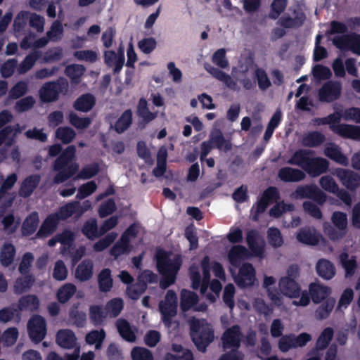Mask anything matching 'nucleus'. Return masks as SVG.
<instances>
[{"label": "nucleus", "instance_id": "nucleus-20", "mask_svg": "<svg viewBox=\"0 0 360 360\" xmlns=\"http://www.w3.org/2000/svg\"><path fill=\"white\" fill-rule=\"evenodd\" d=\"M41 176L39 174L27 176L21 183L18 190L19 195L25 198L30 197L39 186Z\"/></svg>", "mask_w": 360, "mask_h": 360}, {"label": "nucleus", "instance_id": "nucleus-57", "mask_svg": "<svg viewBox=\"0 0 360 360\" xmlns=\"http://www.w3.org/2000/svg\"><path fill=\"white\" fill-rule=\"evenodd\" d=\"M255 77L257 79L258 86L261 90L265 91L271 86V81L264 69L257 68L255 71Z\"/></svg>", "mask_w": 360, "mask_h": 360}, {"label": "nucleus", "instance_id": "nucleus-2", "mask_svg": "<svg viewBox=\"0 0 360 360\" xmlns=\"http://www.w3.org/2000/svg\"><path fill=\"white\" fill-rule=\"evenodd\" d=\"M76 153V148L73 145L68 146L55 160L53 169L58 173L53 177V183L59 184L65 182L79 169L77 162H72Z\"/></svg>", "mask_w": 360, "mask_h": 360}, {"label": "nucleus", "instance_id": "nucleus-44", "mask_svg": "<svg viewBox=\"0 0 360 360\" xmlns=\"http://www.w3.org/2000/svg\"><path fill=\"white\" fill-rule=\"evenodd\" d=\"M108 314L105 309L100 305H91L89 307V319L94 326L101 325Z\"/></svg>", "mask_w": 360, "mask_h": 360}, {"label": "nucleus", "instance_id": "nucleus-18", "mask_svg": "<svg viewBox=\"0 0 360 360\" xmlns=\"http://www.w3.org/2000/svg\"><path fill=\"white\" fill-rule=\"evenodd\" d=\"M305 177V173L297 168L283 167L278 172V178L285 183L299 182L304 179Z\"/></svg>", "mask_w": 360, "mask_h": 360}, {"label": "nucleus", "instance_id": "nucleus-54", "mask_svg": "<svg viewBox=\"0 0 360 360\" xmlns=\"http://www.w3.org/2000/svg\"><path fill=\"white\" fill-rule=\"evenodd\" d=\"M84 68L82 65H70L65 68L66 75L71 79V82L75 84H78L80 80L81 76L83 75Z\"/></svg>", "mask_w": 360, "mask_h": 360}, {"label": "nucleus", "instance_id": "nucleus-3", "mask_svg": "<svg viewBox=\"0 0 360 360\" xmlns=\"http://www.w3.org/2000/svg\"><path fill=\"white\" fill-rule=\"evenodd\" d=\"M190 335L196 348L201 352H206L214 338L212 326L203 319L191 321Z\"/></svg>", "mask_w": 360, "mask_h": 360}, {"label": "nucleus", "instance_id": "nucleus-45", "mask_svg": "<svg viewBox=\"0 0 360 360\" xmlns=\"http://www.w3.org/2000/svg\"><path fill=\"white\" fill-rule=\"evenodd\" d=\"M34 282V278L31 274H25L22 277L18 278L14 284V292L20 295L30 289Z\"/></svg>", "mask_w": 360, "mask_h": 360}, {"label": "nucleus", "instance_id": "nucleus-1", "mask_svg": "<svg viewBox=\"0 0 360 360\" xmlns=\"http://www.w3.org/2000/svg\"><path fill=\"white\" fill-rule=\"evenodd\" d=\"M314 151L298 149L288 160V163L301 167L311 177H317L327 172L329 162L321 157H314Z\"/></svg>", "mask_w": 360, "mask_h": 360}, {"label": "nucleus", "instance_id": "nucleus-51", "mask_svg": "<svg viewBox=\"0 0 360 360\" xmlns=\"http://www.w3.org/2000/svg\"><path fill=\"white\" fill-rule=\"evenodd\" d=\"M68 120L70 124L77 129H85L91 124L90 117H80L74 112L69 113Z\"/></svg>", "mask_w": 360, "mask_h": 360}, {"label": "nucleus", "instance_id": "nucleus-55", "mask_svg": "<svg viewBox=\"0 0 360 360\" xmlns=\"http://www.w3.org/2000/svg\"><path fill=\"white\" fill-rule=\"evenodd\" d=\"M269 243L274 248H280L283 244V238L278 228L271 227L267 231Z\"/></svg>", "mask_w": 360, "mask_h": 360}, {"label": "nucleus", "instance_id": "nucleus-19", "mask_svg": "<svg viewBox=\"0 0 360 360\" xmlns=\"http://www.w3.org/2000/svg\"><path fill=\"white\" fill-rule=\"evenodd\" d=\"M59 222V218L57 214L53 213L49 214L37 232L36 237L46 238L53 234L56 230Z\"/></svg>", "mask_w": 360, "mask_h": 360}, {"label": "nucleus", "instance_id": "nucleus-13", "mask_svg": "<svg viewBox=\"0 0 360 360\" xmlns=\"http://www.w3.org/2000/svg\"><path fill=\"white\" fill-rule=\"evenodd\" d=\"M256 280V271L250 263H244L239 268L238 274L234 278L236 285L240 288L251 287Z\"/></svg>", "mask_w": 360, "mask_h": 360}, {"label": "nucleus", "instance_id": "nucleus-15", "mask_svg": "<svg viewBox=\"0 0 360 360\" xmlns=\"http://www.w3.org/2000/svg\"><path fill=\"white\" fill-rule=\"evenodd\" d=\"M335 174L342 184L350 191H354L360 186V176L353 171L338 168Z\"/></svg>", "mask_w": 360, "mask_h": 360}, {"label": "nucleus", "instance_id": "nucleus-34", "mask_svg": "<svg viewBox=\"0 0 360 360\" xmlns=\"http://www.w3.org/2000/svg\"><path fill=\"white\" fill-rule=\"evenodd\" d=\"M320 304H321L315 310L314 316L318 320H324L326 319L332 312L335 304V300L333 297H329Z\"/></svg>", "mask_w": 360, "mask_h": 360}, {"label": "nucleus", "instance_id": "nucleus-52", "mask_svg": "<svg viewBox=\"0 0 360 360\" xmlns=\"http://www.w3.org/2000/svg\"><path fill=\"white\" fill-rule=\"evenodd\" d=\"M75 136V131L70 127H60L56 131V137L64 144L71 143Z\"/></svg>", "mask_w": 360, "mask_h": 360}, {"label": "nucleus", "instance_id": "nucleus-40", "mask_svg": "<svg viewBox=\"0 0 360 360\" xmlns=\"http://www.w3.org/2000/svg\"><path fill=\"white\" fill-rule=\"evenodd\" d=\"M137 115L142 119L144 124H148L155 119L157 114L152 112L148 108L147 101L144 98H140L136 110Z\"/></svg>", "mask_w": 360, "mask_h": 360}, {"label": "nucleus", "instance_id": "nucleus-36", "mask_svg": "<svg viewBox=\"0 0 360 360\" xmlns=\"http://www.w3.org/2000/svg\"><path fill=\"white\" fill-rule=\"evenodd\" d=\"M93 275V264L89 260L82 261L76 268L75 277L84 282L89 280Z\"/></svg>", "mask_w": 360, "mask_h": 360}, {"label": "nucleus", "instance_id": "nucleus-61", "mask_svg": "<svg viewBox=\"0 0 360 360\" xmlns=\"http://www.w3.org/2000/svg\"><path fill=\"white\" fill-rule=\"evenodd\" d=\"M97 185L94 181H90L79 186L76 198L84 199L96 191Z\"/></svg>", "mask_w": 360, "mask_h": 360}, {"label": "nucleus", "instance_id": "nucleus-6", "mask_svg": "<svg viewBox=\"0 0 360 360\" xmlns=\"http://www.w3.org/2000/svg\"><path fill=\"white\" fill-rule=\"evenodd\" d=\"M68 82L64 77H59L56 81L48 82L40 88L39 98L43 103H51L59 98L61 93H66Z\"/></svg>", "mask_w": 360, "mask_h": 360}, {"label": "nucleus", "instance_id": "nucleus-46", "mask_svg": "<svg viewBox=\"0 0 360 360\" xmlns=\"http://www.w3.org/2000/svg\"><path fill=\"white\" fill-rule=\"evenodd\" d=\"M76 286L72 283H65L62 285L57 292V299L60 303L64 304L75 294Z\"/></svg>", "mask_w": 360, "mask_h": 360}, {"label": "nucleus", "instance_id": "nucleus-26", "mask_svg": "<svg viewBox=\"0 0 360 360\" xmlns=\"http://www.w3.org/2000/svg\"><path fill=\"white\" fill-rule=\"evenodd\" d=\"M210 141L213 148H217L224 152H228L232 148V143L230 140L226 139L221 130L217 129L212 132L210 136Z\"/></svg>", "mask_w": 360, "mask_h": 360}, {"label": "nucleus", "instance_id": "nucleus-21", "mask_svg": "<svg viewBox=\"0 0 360 360\" xmlns=\"http://www.w3.org/2000/svg\"><path fill=\"white\" fill-rule=\"evenodd\" d=\"M309 290L311 300L314 304H320L325 301L331 293V288L316 283H311L309 285Z\"/></svg>", "mask_w": 360, "mask_h": 360}, {"label": "nucleus", "instance_id": "nucleus-28", "mask_svg": "<svg viewBox=\"0 0 360 360\" xmlns=\"http://www.w3.org/2000/svg\"><path fill=\"white\" fill-rule=\"evenodd\" d=\"M96 104V98L91 94H85L79 96L73 103V108L78 111L86 112L91 110Z\"/></svg>", "mask_w": 360, "mask_h": 360}, {"label": "nucleus", "instance_id": "nucleus-58", "mask_svg": "<svg viewBox=\"0 0 360 360\" xmlns=\"http://www.w3.org/2000/svg\"><path fill=\"white\" fill-rule=\"evenodd\" d=\"M20 312H19L17 307L14 308L8 307H4L0 310V321L3 323H7L13 320L15 317L20 320Z\"/></svg>", "mask_w": 360, "mask_h": 360}, {"label": "nucleus", "instance_id": "nucleus-50", "mask_svg": "<svg viewBox=\"0 0 360 360\" xmlns=\"http://www.w3.org/2000/svg\"><path fill=\"white\" fill-rule=\"evenodd\" d=\"M124 307V302L121 298H113L109 300L105 307L107 314L111 317H117L120 315Z\"/></svg>", "mask_w": 360, "mask_h": 360}, {"label": "nucleus", "instance_id": "nucleus-33", "mask_svg": "<svg viewBox=\"0 0 360 360\" xmlns=\"http://www.w3.org/2000/svg\"><path fill=\"white\" fill-rule=\"evenodd\" d=\"M16 253L15 246L11 243H5L0 251V262L4 267L9 266L14 260Z\"/></svg>", "mask_w": 360, "mask_h": 360}, {"label": "nucleus", "instance_id": "nucleus-4", "mask_svg": "<svg viewBox=\"0 0 360 360\" xmlns=\"http://www.w3.org/2000/svg\"><path fill=\"white\" fill-rule=\"evenodd\" d=\"M172 253L164 249L159 248L155 254L156 267L160 274H172L176 276L182 265V257L180 255H174L171 258Z\"/></svg>", "mask_w": 360, "mask_h": 360}, {"label": "nucleus", "instance_id": "nucleus-53", "mask_svg": "<svg viewBox=\"0 0 360 360\" xmlns=\"http://www.w3.org/2000/svg\"><path fill=\"white\" fill-rule=\"evenodd\" d=\"M146 290V284L137 281L135 284H131L127 287L126 293L130 299L137 300Z\"/></svg>", "mask_w": 360, "mask_h": 360}, {"label": "nucleus", "instance_id": "nucleus-12", "mask_svg": "<svg viewBox=\"0 0 360 360\" xmlns=\"http://www.w3.org/2000/svg\"><path fill=\"white\" fill-rule=\"evenodd\" d=\"M240 326L238 324L227 328L221 336L223 347L226 349H238L243 338Z\"/></svg>", "mask_w": 360, "mask_h": 360}, {"label": "nucleus", "instance_id": "nucleus-35", "mask_svg": "<svg viewBox=\"0 0 360 360\" xmlns=\"http://www.w3.org/2000/svg\"><path fill=\"white\" fill-rule=\"evenodd\" d=\"M132 248L130 243L120 237L110 250V255L115 259H117L121 255L129 254L131 251Z\"/></svg>", "mask_w": 360, "mask_h": 360}, {"label": "nucleus", "instance_id": "nucleus-29", "mask_svg": "<svg viewBox=\"0 0 360 360\" xmlns=\"http://www.w3.org/2000/svg\"><path fill=\"white\" fill-rule=\"evenodd\" d=\"M316 269L318 275L326 280L331 279L335 274L334 264L326 259H319L316 264Z\"/></svg>", "mask_w": 360, "mask_h": 360}, {"label": "nucleus", "instance_id": "nucleus-47", "mask_svg": "<svg viewBox=\"0 0 360 360\" xmlns=\"http://www.w3.org/2000/svg\"><path fill=\"white\" fill-rule=\"evenodd\" d=\"M41 52L34 50L25 56L24 60L19 65L18 71L20 73H25L29 71L35 64L36 61L40 58Z\"/></svg>", "mask_w": 360, "mask_h": 360}, {"label": "nucleus", "instance_id": "nucleus-14", "mask_svg": "<svg viewBox=\"0 0 360 360\" xmlns=\"http://www.w3.org/2000/svg\"><path fill=\"white\" fill-rule=\"evenodd\" d=\"M246 243L254 256L264 257L265 243L264 240L261 238L257 230L251 229L247 232Z\"/></svg>", "mask_w": 360, "mask_h": 360}, {"label": "nucleus", "instance_id": "nucleus-43", "mask_svg": "<svg viewBox=\"0 0 360 360\" xmlns=\"http://www.w3.org/2000/svg\"><path fill=\"white\" fill-rule=\"evenodd\" d=\"M340 263L345 271V277L349 278L354 276L355 270L357 267V262L355 257L349 259V255L342 252L340 255Z\"/></svg>", "mask_w": 360, "mask_h": 360}, {"label": "nucleus", "instance_id": "nucleus-64", "mask_svg": "<svg viewBox=\"0 0 360 360\" xmlns=\"http://www.w3.org/2000/svg\"><path fill=\"white\" fill-rule=\"evenodd\" d=\"M331 220L335 227L345 231L347 226V218L345 213L339 211L334 212Z\"/></svg>", "mask_w": 360, "mask_h": 360}, {"label": "nucleus", "instance_id": "nucleus-27", "mask_svg": "<svg viewBox=\"0 0 360 360\" xmlns=\"http://www.w3.org/2000/svg\"><path fill=\"white\" fill-rule=\"evenodd\" d=\"M248 255V250L245 247L241 245H234L229 251V261L232 266L238 267L242 260L247 257Z\"/></svg>", "mask_w": 360, "mask_h": 360}, {"label": "nucleus", "instance_id": "nucleus-9", "mask_svg": "<svg viewBox=\"0 0 360 360\" xmlns=\"http://www.w3.org/2000/svg\"><path fill=\"white\" fill-rule=\"evenodd\" d=\"M27 331L30 339L39 343L43 340L46 334V323L40 315H34L27 323Z\"/></svg>", "mask_w": 360, "mask_h": 360}, {"label": "nucleus", "instance_id": "nucleus-42", "mask_svg": "<svg viewBox=\"0 0 360 360\" xmlns=\"http://www.w3.org/2000/svg\"><path fill=\"white\" fill-rule=\"evenodd\" d=\"M333 335L334 331L332 328H324L316 340L315 349L319 352L326 349L332 340Z\"/></svg>", "mask_w": 360, "mask_h": 360}, {"label": "nucleus", "instance_id": "nucleus-16", "mask_svg": "<svg viewBox=\"0 0 360 360\" xmlns=\"http://www.w3.org/2000/svg\"><path fill=\"white\" fill-rule=\"evenodd\" d=\"M278 287L281 293L288 297L297 298L300 297L301 288L293 278L281 277L278 282Z\"/></svg>", "mask_w": 360, "mask_h": 360}, {"label": "nucleus", "instance_id": "nucleus-25", "mask_svg": "<svg viewBox=\"0 0 360 360\" xmlns=\"http://www.w3.org/2000/svg\"><path fill=\"white\" fill-rule=\"evenodd\" d=\"M39 224L38 212L34 211L29 214L22 222L21 233L23 236L29 237L37 229Z\"/></svg>", "mask_w": 360, "mask_h": 360}, {"label": "nucleus", "instance_id": "nucleus-62", "mask_svg": "<svg viewBox=\"0 0 360 360\" xmlns=\"http://www.w3.org/2000/svg\"><path fill=\"white\" fill-rule=\"evenodd\" d=\"M131 356L133 360H153L152 352L149 349L141 347L133 348Z\"/></svg>", "mask_w": 360, "mask_h": 360}, {"label": "nucleus", "instance_id": "nucleus-59", "mask_svg": "<svg viewBox=\"0 0 360 360\" xmlns=\"http://www.w3.org/2000/svg\"><path fill=\"white\" fill-rule=\"evenodd\" d=\"M248 68L245 67L243 70H239L238 73L237 80L243 85L246 90H250L256 86L255 80L248 77L247 73Z\"/></svg>", "mask_w": 360, "mask_h": 360}, {"label": "nucleus", "instance_id": "nucleus-60", "mask_svg": "<svg viewBox=\"0 0 360 360\" xmlns=\"http://www.w3.org/2000/svg\"><path fill=\"white\" fill-rule=\"evenodd\" d=\"M321 187L327 192L336 193L338 191V186L334 179L330 175L321 177L319 180Z\"/></svg>", "mask_w": 360, "mask_h": 360}, {"label": "nucleus", "instance_id": "nucleus-49", "mask_svg": "<svg viewBox=\"0 0 360 360\" xmlns=\"http://www.w3.org/2000/svg\"><path fill=\"white\" fill-rule=\"evenodd\" d=\"M288 0H273L270 6L268 18L276 20L285 11L288 6Z\"/></svg>", "mask_w": 360, "mask_h": 360}, {"label": "nucleus", "instance_id": "nucleus-22", "mask_svg": "<svg viewBox=\"0 0 360 360\" xmlns=\"http://www.w3.org/2000/svg\"><path fill=\"white\" fill-rule=\"evenodd\" d=\"M333 131L339 136L353 140H360V126L348 124H339L334 127Z\"/></svg>", "mask_w": 360, "mask_h": 360}, {"label": "nucleus", "instance_id": "nucleus-56", "mask_svg": "<svg viewBox=\"0 0 360 360\" xmlns=\"http://www.w3.org/2000/svg\"><path fill=\"white\" fill-rule=\"evenodd\" d=\"M100 167L97 162L84 166L77 174V178L81 179H89L97 175L99 172Z\"/></svg>", "mask_w": 360, "mask_h": 360}, {"label": "nucleus", "instance_id": "nucleus-17", "mask_svg": "<svg viewBox=\"0 0 360 360\" xmlns=\"http://www.w3.org/2000/svg\"><path fill=\"white\" fill-rule=\"evenodd\" d=\"M296 238L302 244L314 246L319 243L321 235L314 228L306 226L299 229Z\"/></svg>", "mask_w": 360, "mask_h": 360}, {"label": "nucleus", "instance_id": "nucleus-32", "mask_svg": "<svg viewBox=\"0 0 360 360\" xmlns=\"http://www.w3.org/2000/svg\"><path fill=\"white\" fill-rule=\"evenodd\" d=\"M133 113L131 109L125 110L114 124V130L118 134H122L127 131L132 124Z\"/></svg>", "mask_w": 360, "mask_h": 360}, {"label": "nucleus", "instance_id": "nucleus-5", "mask_svg": "<svg viewBox=\"0 0 360 360\" xmlns=\"http://www.w3.org/2000/svg\"><path fill=\"white\" fill-rule=\"evenodd\" d=\"M161 320L167 327H171L173 319L177 315L178 298L173 290H168L163 300L159 302Z\"/></svg>", "mask_w": 360, "mask_h": 360}, {"label": "nucleus", "instance_id": "nucleus-48", "mask_svg": "<svg viewBox=\"0 0 360 360\" xmlns=\"http://www.w3.org/2000/svg\"><path fill=\"white\" fill-rule=\"evenodd\" d=\"M79 206V201H72L66 203L63 206H61L57 212L53 213L57 214L59 221L66 220L70 218L73 214H77V210L76 207Z\"/></svg>", "mask_w": 360, "mask_h": 360}, {"label": "nucleus", "instance_id": "nucleus-11", "mask_svg": "<svg viewBox=\"0 0 360 360\" xmlns=\"http://www.w3.org/2000/svg\"><path fill=\"white\" fill-rule=\"evenodd\" d=\"M292 11L294 17H291L288 13H284L280 17L276 22L278 25L285 29H297L302 27L305 20L306 15L301 9L294 8Z\"/></svg>", "mask_w": 360, "mask_h": 360}, {"label": "nucleus", "instance_id": "nucleus-38", "mask_svg": "<svg viewBox=\"0 0 360 360\" xmlns=\"http://www.w3.org/2000/svg\"><path fill=\"white\" fill-rule=\"evenodd\" d=\"M98 284L101 292H107L110 291L113 281L110 269L105 268L101 271L98 275Z\"/></svg>", "mask_w": 360, "mask_h": 360}, {"label": "nucleus", "instance_id": "nucleus-63", "mask_svg": "<svg viewBox=\"0 0 360 360\" xmlns=\"http://www.w3.org/2000/svg\"><path fill=\"white\" fill-rule=\"evenodd\" d=\"M116 210L117 206L115 200L112 198H109L100 205L98 209L99 217L101 218L106 217L112 214Z\"/></svg>", "mask_w": 360, "mask_h": 360}, {"label": "nucleus", "instance_id": "nucleus-24", "mask_svg": "<svg viewBox=\"0 0 360 360\" xmlns=\"http://www.w3.org/2000/svg\"><path fill=\"white\" fill-rule=\"evenodd\" d=\"M40 302L38 297L35 295H27L22 296L19 300L17 309L19 312L28 311L30 312L37 311L39 309Z\"/></svg>", "mask_w": 360, "mask_h": 360}, {"label": "nucleus", "instance_id": "nucleus-39", "mask_svg": "<svg viewBox=\"0 0 360 360\" xmlns=\"http://www.w3.org/2000/svg\"><path fill=\"white\" fill-rule=\"evenodd\" d=\"M82 233L89 240H94L102 236L100 230L98 232L97 221L94 218H91L84 222Z\"/></svg>", "mask_w": 360, "mask_h": 360}, {"label": "nucleus", "instance_id": "nucleus-7", "mask_svg": "<svg viewBox=\"0 0 360 360\" xmlns=\"http://www.w3.org/2000/svg\"><path fill=\"white\" fill-rule=\"evenodd\" d=\"M312 339L307 333H302L298 335L293 333L283 335L278 341V348L282 352H287L292 348L303 347Z\"/></svg>", "mask_w": 360, "mask_h": 360}, {"label": "nucleus", "instance_id": "nucleus-37", "mask_svg": "<svg viewBox=\"0 0 360 360\" xmlns=\"http://www.w3.org/2000/svg\"><path fill=\"white\" fill-rule=\"evenodd\" d=\"M198 301V295L192 291L184 289L181 292L180 308L183 311H187Z\"/></svg>", "mask_w": 360, "mask_h": 360}, {"label": "nucleus", "instance_id": "nucleus-31", "mask_svg": "<svg viewBox=\"0 0 360 360\" xmlns=\"http://www.w3.org/2000/svg\"><path fill=\"white\" fill-rule=\"evenodd\" d=\"M324 154L328 158L341 165L347 166L349 164L348 158L342 153L340 148L336 145L331 144L330 146L326 147Z\"/></svg>", "mask_w": 360, "mask_h": 360}, {"label": "nucleus", "instance_id": "nucleus-8", "mask_svg": "<svg viewBox=\"0 0 360 360\" xmlns=\"http://www.w3.org/2000/svg\"><path fill=\"white\" fill-rule=\"evenodd\" d=\"M333 45L340 50H350L360 55V35L356 33L344 34L333 39Z\"/></svg>", "mask_w": 360, "mask_h": 360}, {"label": "nucleus", "instance_id": "nucleus-10", "mask_svg": "<svg viewBox=\"0 0 360 360\" xmlns=\"http://www.w3.org/2000/svg\"><path fill=\"white\" fill-rule=\"evenodd\" d=\"M341 92L342 85L340 82L327 81L319 90V100L322 103H332L340 97Z\"/></svg>", "mask_w": 360, "mask_h": 360}, {"label": "nucleus", "instance_id": "nucleus-30", "mask_svg": "<svg viewBox=\"0 0 360 360\" xmlns=\"http://www.w3.org/2000/svg\"><path fill=\"white\" fill-rule=\"evenodd\" d=\"M120 335L126 341L134 342L136 341V335L131 330L130 323L124 319H119L115 323Z\"/></svg>", "mask_w": 360, "mask_h": 360}, {"label": "nucleus", "instance_id": "nucleus-23", "mask_svg": "<svg viewBox=\"0 0 360 360\" xmlns=\"http://www.w3.org/2000/svg\"><path fill=\"white\" fill-rule=\"evenodd\" d=\"M57 344L65 349H72L77 343V338L74 332L70 329H61L56 334Z\"/></svg>", "mask_w": 360, "mask_h": 360}, {"label": "nucleus", "instance_id": "nucleus-41", "mask_svg": "<svg viewBox=\"0 0 360 360\" xmlns=\"http://www.w3.org/2000/svg\"><path fill=\"white\" fill-rule=\"evenodd\" d=\"M325 136L319 131H310L302 138L304 146L314 148L321 146L325 141Z\"/></svg>", "mask_w": 360, "mask_h": 360}]
</instances>
